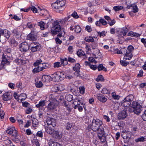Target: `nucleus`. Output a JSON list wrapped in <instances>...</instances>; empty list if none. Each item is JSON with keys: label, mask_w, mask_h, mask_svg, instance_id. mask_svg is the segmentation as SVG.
I'll use <instances>...</instances> for the list:
<instances>
[{"label": "nucleus", "mask_w": 146, "mask_h": 146, "mask_svg": "<svg viewBox=\"0 0 146 146\" xmlns=\"http://www.w3.org/2000/svg\"><path fill=\"white\" fill-rule=\"evenodd\" d=\"M3 35H4V36L6 37L7 39H8L10 36L11 33L8 30H4Z\"/></svg>", "instance_id": "2f4dec72"}, {"label": "nucleus", "mask_w": 146, "mask_h": 146, "mask_svg": "<svg viewBox=\"0 0 146 146\" xmlns=\"http://www.w3.org/2000/svg\"><path fill=\"white\" fill-rule=\"evenodd\" d=\"M15 61L18 63H21L22 64H24L25 63V61L22 59L17 58L15 60Z\"/></svg>", "instance_id": "603ef678"}, {"label": "nucleus", "mask_w": 146, "mask_h": 146, "mask_svg": "<svg viewBox=\"0 0 146 146\" xmlns=\"http://www.w3.org/2000/svg\"><path fill=\"white\" fill-rule=\"evenodd\" d=\"M69 19V17H67L62 20H58L56 21H57L58 23V24L60 23L62 25H64L65 24H66L68 22V20Z\"/></svg>", "instance_id": "b1692460"}, {"label": "nucleus", "mask_w": 146, "mask_h": 146, "mask_svg": "<svg viewBox=\"0 0 146 146\" xmlns=\"http://www.w3.org/2000/svg\"><path fill=\"white\" fill-rule=\"evenodd\" d=\"M58 3V9L56 10L57 12H60L64 9L63 7L65 5L66 1L65 0H59L57 1Z\"/></svg>", "instance_id": "9b49d317"}, {"label": "nucleus", "mask_w": 146, "mask_h": 146, "mask_svg": "<svg viewBox=\"0 0 146 146\" xmlns=\"http://www.w3.org/2000/svg\"><path fill=\"white\" fill-rule=\"evenodd\" d=\"M68 61L71 63H74L76 62L75 60L73 58L71 57H68Z\"/></svg>", "instance_id": "69168bd1"}, {"label": "nucleus", "mask_w": 146, "mask_h": 146, "mask_svg": "<svg viewBox=\"0 0 146 146\" xmlns=\"http://www.w3.org/2000/svg\"><path fill=\"white\" fill-rule=\"evenodd\" d=\"M52 136L54 138L59 139L62 137V134L61 132L56 129Z\"/></svg>", "instance_id": "dca6fc26"}, {"label": "nucleus", "mask_w": 146, "mask_h": 146, "mask_svg": "<svg viewBox=\"0 0 146 146\" xmlns=\"http://www.w3.org/2000/svg\"><path fill=\"white\" fill-rule=\"evenodd\" d=\"M42 62L41 59H39L37 60L34 63V66H37V67L35 68L33 70V71L34 73H36L50 67V65L48 63H41Z\"/></svg>", "instance_id": "f257e3e1"}, {"label": "nucleus", "mask_w": 146, "mask_h": 146, "mask_svg": "<svg viewBox=\"0 0 146 146\" xmlns=\"http://www.w3.org/2000/svg\"><path fill=\"white\" fill-rule=\"evenodd\" d=\"M134 98V96L130 95L127 96L121 102V105L125 108L127 107L130 106L131 101Z\"/></svg>", "instance_id": "0eeeda50"}, {"label": "nucleus", "mask_w": 146, "mask_h": 146, "mask_svg": "<svg viewBox=\"0 0 146 146\" xmlns=\"http://www.w3.org/2000/svg\"><path fill=\"white\" fill-rule=\"evenodd\" d=\"M11 93L10 92H7L4 94L3 96V99L5 101L10 100L12 98Z\"/></svg>", "instance_id": "a211bd4d"}, {"label": "nucleus", "mask_w": 146, "mask_h": 146, "mask_svg": "<svg viewBox=\"0 0 146 146\" xmlns=\"http://www.w3.org/2000/svg\"><path fill=\"white\" fill-rule=\"evenodd\" d=\"M72 15L73 17L76 19L78 18L79 17L76 12H74V13L72 14Z\"/></svg>", "instance_id": "338daca9"}, {"label": "nucleus", "mask_w": 146, "mask_h": 146, "mask_svg": "<svg viewBox=\"0 0 146 146\" xmlns=\"http://www.w3.org/2000/svg\"><path fill=\"white\" fill-rule=\"evenodd\" d=\"M33 126L34 127H36L38 124V121L35 118L32 119Z\"/></svg>", "instance_id": "c03bdc74"}, {"label": "nucleus", "mask_w": 146, "mask_h": 146, "mask_svg": "<svg viewBox=\"0 0 146 146\" xmlns=\"http://www.w3.org/2000/svg\"><path fill=\"white\" fill-rule=\"evenodd\" d=\"M98 69L99 71H100L102 70H103L105 71H107V69L106 68L104 67L103 65L102 64H100L98 67Z\"/></svg>", "instance_id": "f704fd0d"}, {"label": "nucleus", "mask_w": 146, "mask_h": 146, "mask_svg": "<svg viewBox=\"0 0 146 146\" xmlns=\"http://www.w3.org/2000/svg\"><path fill=\"white\" fill-rule=\"evenodd\" d=\"M62 65L61 62H57L54 64V68L60 67H61Z\"/></svg>", "instance_id": "09e8293b"}, {"label": "nucleus", "mask_w": 146, "mask_h": 146, "mask_svg": "<svg viewBox=\"0 0 146 146\" xmlns=\"http://www.w3.org/2000/svg\"><path fill=\"white\" fill-rule=\"evenodd\" d=\"M46 123L48 125H51L53 127L56 125V121L53 118H48L47 119Z\"/></svg>", "instance_id": "6ab92c4d"}, {"label": "nucleus", "mask_w": 146, "mask_h": 146, "mask_svg": "<svg viewBox=\"0 0 146 146\" xmlns=\"http://www.w3.org/2000/svg\"><path fill=\"white\" fill-rule=\"evenodd\" d=\"M6 132L9 134H12L14 133L13 135L15 137H17L18 135L17 131L15 130L14 127H9L6 130Z\"/></svg>", "instance_id": "4468645a"}, {"label": "nucleus", "mask_w": 146, "mask_h": 146, "mask_svg": "<svg viewBox=\"0 0 146 146\" xmlns=\"http://www.w3.org/2000/svg\"><path fill=\"white\" fill-rule=\"evenodd\" d=\"M27 38L30 40L35 41L37 39V36L34 32L32 31L27 35Z\"/></svg>", "instance_id": "2eb2a0df"}, {"label": "nucleus", "mask_w": 146, "mask_h": 146, "mask_svg": "<svg viewBox=\"0 0 146 146\" xmlns=\"http://www.w3.org/2000/svg\"><path fill=\"white\" fill-rule=\"evenodd\" d=\"M13 35L17 38H20L22 35L21 33L17 29H14L12 32Z\"/></svg>", "instance_id": "f3484780"}, {"label": "nucleus", "mask_w": 146, "mask_h": 146, "mask_svg": "<svg viewBox=\"0 0 146 146\" xmlns=\"http://www.w3.org/2000/svg\"><path fill=\"white\" fill-rule=\"evenodd\" d=\"M52 79L55 82H59L61 81L58 72H55L51 75Z\"/></svg>", "instance_id": "412c9836"}, {"label": "nucleus", "mask_w": 146, "mask_h": 146, "mask_svg": "<svg viewBox=\"0 0 146 146\" xmlns=\"http://www.w3.org/2000/svg\"><path fill=\"white\" fill-rule=\"evenodd\" d=\"M38 25L40 27L41 30H43L44 29V23L42 21L38 22Z\"/></svg>", "instance_id": "37998d69"}, {"label": "nucleus", "mask_w": 146, "mask_h": 146, "mask_svg": "<svg viewBox=\"0 0 146 146\" xmlns=\"http://www.w3.org/2000/svg\"><path fill=\"white\" fill-rule=\"evenodd\" d=\"M10 43L12 45L16 46L18 45V42L15 40L14 38H11L10 40Z\"/></svg>", "instance_id": "7c9ffc66"}, {"label": "nucleus", "mask_w": 146, "mask_h": 146, "mask_svg": "<svg viewBox=\"0 0 146 146\" xmlns=\"http://www.w3.org/2000/svg\"><path fill=\"white\" fill-rule=\"evenodd\" d=\"M79 89L80 94H83L84 93L85 88L84 87H80Z\"/></svg>", "instance_id": "4d7b16f0"}, {"label": "nucleus", "mask_w": 146, "mask_h": 146, "mask_svg": "<svg viewBox=\"0 0 146 146\" xmlns=\"http://www.w3.org/2000/svg\"><path fill=\"white\" fill-rule=\"evenodd\" d=\"M100 21L101 22V24L104 25H106L107 24V22L103 19H100Z\"/></svg>", "instance_id": "e2e57ef3"}, {"label": "nucleus", "mask_w": 146, "mask_h": 146, "mask_svg": "<svg viewBox=\"0 0 146 146\" xmlns=\"http://www.w3.org/2000/svg\"><path fill=\"white\" fill-rule=\"evenodd\" d=\"M66 99L68 101H71L73 100V96L70 94H66L65 96Z\"/></svg>", "instance_id": "c9c22d12"}, {"label": "nucleus", "mask_w": 146, "mask_h": 146, "mask_svg": "<svg viewBox=\"0 0 146 146\" xmlns=\"http://www.w3.org/2000/svg\"><path fill=\"white\" fill-rule=\"evenodd\" d=\"M123 8V7L122 6H116L113 7V9L115 11L122 9Z\"/></svg>", "instance_id": "49530a36"}, {"label": "nucleus", "mask_w": 146, "mask_h": 146, "mask_svg": "<svg viewBox=\"0 0 146 146\" xmlns=\"http://www.w3.org/2000/svg\"><path fill=\"white\" fill-rule=\"evenodd\" d=\"M120 63L123 66H125L127 65L128 63L126 62L123 60H120Z\"/></svg>", "instance_id": "0e129e2a"}, {"label": "nucleus", "mask_w": 146, "mask_h": 146, "mask_svg": "<svg viewBox=\"0 0 146 146\" xmlns=\"http://www.w3.org/2000/svg\"><path fill=\"white\" fill-rule=\"evenodd\" d=\"M58 74H59V77L61 80H62L65 77V75H64V73L63 72H58Z\"/></svg>", "instance_id": "58836bf2"}, {"label": "nucleus", "mask_w": 146, "mask_h": 146, "mask_svg": "<svg viewBox=\"0 0 146 146\" xmlns=\"http://www.w3.org/2000/svg\"><path fill=\"white\" fill-rule=\"evenodd\" d=\"M41 13H42V14L43 15H46L47 16H48L49 15L48 11L45 9L41 10Z\"/></svg>", "instance_id": "6e6d98bb"}, {"label": "nucleus", "mask_w": 146, "mask_h": 146, "mask_svg": "<svg viewBox=\"0 0 146 146\" xmlns=\"http://www.w3.org/2000/svg\"><path fill=\"white\" fill-rule=\"evenodd\" d=\"M97 134L98 137L101 142L104 143L106 141V137L104 136L105 134L104 130H103V129H102L100 131L97 133Z\"/></svg>", "instance_id": "ddd939ff"}, {"label": "nucleus", "mask_w": 146, "mask_h": 146, "mask_svg": "<svg viewBox=\"0 0 146 146\" xmlns=\"http://www.w3.org/2000/svg\"><path fill=\"white\" fill-rule=\"evenodd\" d=\"M126 112L125 110H123L119 114V119H124L126 117Z\"/></svg>", "instance_id": "393cba45"}, {"label": "nucleus", "mask_w": 146, "mask_h": 146, "mask_svg": "<svg viewBox=\"0 0 146 146\" xmlns=\"http://www.w3.org/2000/svg\"><path fill=\"white\" fill-rule=\"evenodd\" d=\"M97 33L100 37H101L102 36H105V32L104 31H103L102 32H98Z\"/></svg>", "instance_id": "13d9d810"}, {"label": "nucleus", "mask_w": 146, "mask_h": 146, "mask_svg": "<svg viewBox=\"0 0 146 146\" xmlns=\"http://www.w3.org/2000/svg\"><path fill=\"white\" fill-rule=\"evenodd\" d=\"M42 81L45 82H49L52 80L51 76L48 75H44L42 76Z\"/></svg>", "instance_id": "a878e982"}, {"label": "nucleus", "mask_w": 146, "mask_h": 146, "mask_svg": "<svg viewBox=\"0 0 146 146\" xmlns=\"http://www.w3.org/2000/svg\"><path fill=\"white\" fill-rule=\"evenodd\" d=\"M80 66L79 64H76L75 66L73 67V69L74 71L76 72H78L80 68Z\"/></svg>", "instance_id": "e433bc0d"}, {"label": "nucleus", "mask_w": 146, "mask_h": 146, "mask_svg": "<svg viewBox=\"0 0 146 146\" xmlns=\"http://www.w3.org/2000/svg\"><path fill=\"white\" fill-rule=\"evenodd\" d=\"M85 41L87 42H93L94 41V39L92 37L87 36L85 38Z\"/></svg>", "instance_id": "72a5a7b5"}, {"label": "nucleus", "mask_w": 146, "mask_h": 146, "mask_svg": "<svg viewBox=\"0 0 146 146\" xmlns=\"http://www.w3.org/2000/svg\"><path fill=\"white\" fill-rule=\"evenodd\" d=\"M96 80L97 82H102L104 81V79L102 75H99L98 76L97 78L96 79Z\"/></svg>", "instance_id": "79ce46f5"}, {"label": "nucleus", "mask_w": 146, "mask_h": 146, "mask_svg": "<svg viewBox=\"0 0 146 146\" xmlns=\"http://www.w3.org/2000/svg\"><path fill=\"white\" fill-rule=\"evenodd\" d=\"M19 97L20 98H21V97H23V98H21L20 99L21 101H22L23 100H24L27 98V96L26 94L25 93H23L20 94V96H19Z\"/></svg>", "instance_id": "3c124183"}, {"label": "nucleus", "mask_w": 146, "mask_h": 146, "mask_svg": "<svg viewBox=\"0 0 146 146\" xmlns=\"http://www.w3.org/2000/svg\"><path fill=\"white\" fill-rule=\"evenodd\" d=\"M130 7L131 8V9L133 10V12L134 13H135L138 11V9L137 8V7L136 5H131Z\"/></svg>", "instance_id": "4c0bfd02"}, {"label": "nucleus", "mask_w": 146, "mask_h": 146, "mask_svg": "<svg viewBox=\"0 0 146 146\" xmlns=\"http://www.w3.org/2000/svg\"><path fill=\"white\" fill-rule=\"evenodd\" d=\"M74 31L76 33H80L81 31V29L79 26H76L74 27Z\"/></svg>", "instance_id": "a19ab883"}, {"label": "nucleus", "mask_w": 146, "mask_h": 146, "mask_svg": "<svg viewBox=\"0 0 146 146\" xmlns=\"http://www.w3.org/2000/svg\"><path fill=\"white\" fill-rule=\"evenodd\" d=\"M142 117L145 121H146V110L144 111V113L142 115Z\"/></svg>", "instance_id": "774afa93"}, {"label": "nucleus", "mask_w": 146, "mask_h": 146, "mask_svg": "<svg viewBox=\"0 0 146 146\" xmlns=\"http://www.w3.org/2000/svg\"><path fill=\"white\" fill-rule=\"evenodd\" d=\"M78 56H83V58L86 59L87 58V56L84 52L82 50H79L77 52Z\"/></svg>", "instance_id": "5701e85b"}, {"label": "nucleus", "mask_w": 146, "mask_h": 146, "mask_svg": "<svg viewBox=\"0 0 146 146\" xmlns=\"http://www.w3.org/2000/svg\"><path fill=\"white\" fill-rule=\"evenodd\" d=\"M141 35V34L136 33H134L132 31L130 32L128 34L129 36H133L135 37H139Z\"/></svg>", "instance_id": "c756f323"}, {"label": "nucleus", "mask_w": 146, "mask_h": 146, "mask_svg": "<svg viewBox=\"0 0 146 146\" xmlns=\"http://www.w3.org/2000/svg\"><path fill=\"white\" fill-rule=\"evenodd\" d=\"M145 138L143 137H141L135 139V141L136 142H142L144 141L145 140Z\"/></svg>", "instance_id": "de8ad7c7"}, {"label": "nucleus", "mask_w": 146, "mask_h": 146, "mask_svg": "<svg viewBox=\"0 0 146 146\" xmlns=\"http://www.w3.org/2000/svg\"><path fill=\"white\" fill-rule=\"evenodd\" d=\"M1 63L2 64H3L4 66H5V64H9V62L7 59L6 56H3Z\"/></svg>", "instance_id": "c85d7f7f"}, {"label": "nucleus", "mask_w": 146, "mask_h": 146, "mask_svg": "<svg viewBox=\"0 0 146 146\" xmlns=\"http://www.w3.org/2000/svg\"><path fill=\"white\" fill-rule=\"evenodd\" d=\"M108 23L110 26H112L115 23V21L114 19L112 20L110 19L108 21Z\"/></svg>", "instance_id": "864d4df0"}, {"label": "nucleus", "mask_w": 146, "mask_h": 146, "mask_svg": "<svg viewBox=\"0 0 146 146\" xmlns=\"http://www.w3.org/2000/svg\"><path fill=\"white\" fill-rule=\"evenodd\" d=\"M29 47L31 51L33 52L39 51L41 48V47L39 44L35 42L31 43Z\"/></svg>", "instance_id": "1a4fd4ad"}, {"label": "nucleus", "mask_w": 146, "mask_h": 146, "mask_svg": "<svg viewBox=\"0 0 146 146\" xmlns=\"http://www.w3.org/2000/svg\"><path fill=\"white\" fill-rule=\"evenodd\" d=\"M102 93L103 94H108L109 93L108 90L106 88H104L102 89Z\"/></svg>", "instance_id": "680f3d73"}, {"label": "nucleus", "mask_w": 146, "mask_h": 146, "mask_svg": "<svg viewBox=\"0 0 146 146\" xmlns=\"http://www.w3.org/2000/svg\"><path fill=\"white\" fill-rule=\"evenodd\" d=\"M53 27L51 30V33L52 35H56L61 31V27L57 21H55L52 23Z\"/></svg>", "instance_id": "6e6552de"}, {"label": "nucleus", "mask_w": 146, "mask_h": 146, "mask_svg": "<svg viewBox=\"0 0 146 146\" xmlns=\"http://www.w3.org/2000/svg\"><path fill=\"white\" fill-rule=\"evenodd\" d=\"M134 49V47L131 45L129 46L127 49L126 48L123 49V51L122 54L125 55L124 58L125 60H130L132 56V52L133 51Z\"/></svg>", "instance_id": "423d86ee"}, {"label": "nucleus", "mask_w": 146, "mask_h": 146, "mask_svg": "<svg viewBox=\"0 0 146 146\" xmlns=\"http://www.w3.org/2000/svg\"><path fill=\"white\" fill-rule=\"evenodd\" d=\"M45 128L46 132L51 136L52 135L56 129L54 128V127L52 126H48V127H45Z\"/></svg>", "instance_id": "aec40b11"}, {"label": "nucleus", "mask_w": 146, "mask_h": 146, "mask_svg": "<svg viewBox=\"0 0 146 146\" xmlns=\"http://www.w3.org/2000/svg\"><path fill=\"white\" fill-rule=\"evenodd\" d=\"M97 98L99 100L103 103L105 102L107 100L104 95L100 94L97 95Z\"/></svg>", "instance_id": "4be33fe9"}, {"label": "nucleus", "mask_w": 146, "mask_h": 146, "mask_svg": "<svg viewBox=\"0 0 146 146\" xmlns=\"http://www.w3.org/2000/svg\"><path fill=\"white\" fill-rule=\"evenodd\" d=\"M57 2V1H56L55 3H53L52 4V6L53 8H54L55 9H56L57 10L58 9V3Z\"/></svg>", "instance_id": "a18cd8bd"}, {"label": "nucleus", "mask_w": 146, "mask_h": 146, "mask_svg": "<svg viewBox=\"0 0 146 146\" xmlns=\"http://www.w3.org/2000/svg\"><path fill=\"white\" fill-rule=\"evenodd\" d=\"M35 84L36 87L38 88L42 87L43 85L42 82L40 81L36 82Z\"/></svg>", "instance_id": "8fccbe9b"}, {"label": "nucleus", "mask_w": 146, "mask_h": 146, "mask_svg": "<svg viewBox=\"0 0 146 146\" xmlns=\"http://www.w3.org/2000/svg\"><path fill=\"white\" fill-rule=\"evenodd\" d=\"M131 106L129 108V111L130 112H133L136 114H139L142 110L141 106L137 102L133 101L131 104Z\"/></svg>", "instance_id": "20e7f679"}, {"label": "nucleus", "mask_w": 146, "mask_h": 146, "mask_svg": "<svg viewBox=\"0 0 146 146\" xmlns=\"http://www.w3.org/2000/svg\"><path fill=\"white\" fill-rule=\"evenodd\" d=\"M50 146H60V144L57 142H52L50 145Z\"/></svg>", "instance_id": "052dcab7"}, {"label": "nucleus", "mask_w": 146, "mask_h": 146, "mask_svg": "<svg viewBox=\"0 0 146 146\" xmlns=\"http://www.w3.org/2000/svg\"><path fill=\"white\" fill-rule=\"evenodd\" d=\"M102 122L98 119H94L92 121L91 126V129L94 131L99 132L102 129L104 130V128L102 127Z\"/></svg>", "instance_id": "f03ea898"}, {"label": "nucleus", "mask_w": 146, "mask_h": 146, "mask_svg": "<svg viewBox=\"0 0 146 146\" xmlns=\"http://www.w3.org/2000/svg\"><path fill=\"white\" fill-rule=\"evenodd\" d=\"M49 98L51 100H53L55 103H58V105L59 103H61L62 106H67V103L64 100V97L60 95H53L50 94L49 95Z\"/></svg>", "instance_id": "7ed1b4c3"}, {"label": "nucleus", "mask_w": 146, "mask_h": 146, "mask_svg": "<svg viewBox=\"0 0 146 146\" xmlns=\"http://www.w3.org/2000/svg\"><path fill=\"white\" fill-rule=\"evenodd\" d=\"M84 102L83 98H77L74 102L75 106L74 108L75 109L77 108L79 111H82L83 109L85 108Z\"/></svg>", "instance_id": "39448f33"}, {"label": "nucleus", "mask_w": 146, "mask_h": 146, "mask_svg": "<svg viewBox=\"0 0 146 146\" xmlns=\"http://www.w3.org/2000/svg\"><path fill=\"white\" fill-rule=\"evenodd\" d=\"M128 29L126 27L123 28L121 31V35L122 36H125L128 32Z\"/></svg>", "instance_id": "cd10ccee"}, {"label": "nucleus", "mask_w": 146, "mask_h": 146, "mask_svg": "<svg viewBox=\"0 0 146 146\" xmlns=\"http://www.w3.org/2000/svg\"><path fill=\"white\" fill-rule=\"evenodd\" d=\"M29 46L26 42H22L19 44L20 50L23 52H27L29 49Z\"/></svg>", "instance_id": "9d476101"}, {"label": "nucleus", "mask_w": 146, "mask_h": 146, "mask_svg": "<svg viewBox=\"0 0 146 146\" xmlns=\"http://www.w3.org/2000/svg\"><path fill=\"white\" fill-rule=\"evenodd\" d=\"M58 88V84L56 85L53 87L52 90L55 92L59 91Z\"/></svg>", "instance_id": "5fc2aeb1"}, {"label": "nucleus", "mask_w": 146, "mask_h": 146, "mask_svg": "<svg viewBox=\"0 0 146 146\" xmlns=\"http://www.w3.org/2000/svg\"><path fill=\"white\" fill-rule=\"evenodd\" d=\"M45 106V102L44 101H40L38 104H36V107L37 108L43 107Z\"/></svg>", "instance_id": "473e14b6"}, {"label": "nucleus", "mask_w": 146, "mask_h": 146, "mask_svg": "<svg viewBox=\"0 0 146 146\" xmlns=\"http://www.w3.org/2000/svg\"><path fill=\"white\" fill-rule=\"evenodd\" d=\"M131 134L129 132L126 131L124 132L123 134V136L124 135L123 137L124 139H126L128 141H129L131 137Z\"/></svg>", "instance_id": "bb28decb"}, {"label": "nucleus", "mask_w": 146, "mask_h": 146, "mask_svg": "<svg viewBox=\"0 0 146 146\" xmlns=\"http://www.w3.org/2000/svg\"><path fill=\"white\" fill-rule=\"evenodd\" d=\"M50 103L47 106V109L49 111L55 109L58 105V103H55L53 100H51L50 99Z\"/></svg>", "instance_id": "f8f14e48"}, {"label": "nucleus", "mask_w": 146, "mask_h": 146, "mask_svg": "<svg viewBox=\"0 0 146 146\" xmlns=\"http://www.w3.org/2000/svg\"><path fill=\"white\" fill-rule=\"evenodd\" d=\"M36 136L40 137H43V133L41 131H38L36 134Z\"/></svg>", "instance_id": "bf43d9fd"}, {"label": "nucleus", "mask_w": 146, "mask_h": 146, "mask_svg": "<svg viewBox=\"0 0 146 146\" xmlns=\"http://www.w3.org/2000/svg\"><path fill=\"white\" fill-rule=\"evenodd\" d=\"M59 91H62L64 89L65 86L63 84H58Z\"/></svg>", "instance_id": "ea45409f"}]
</instances>
